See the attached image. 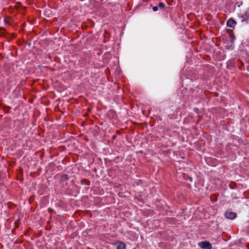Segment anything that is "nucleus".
I'll use <instances>...</instances> for the list:
<instances>
[{
  "instance_id": "6",
  "label": "nucleus",
  "mask_w": 249,
  "mask_h": 249,
  "mask_svg": "<svg viewBox=\"0 0 249 249\" xmlns=\"http://www.w3.org/2000/svg\"><path fill=\"white\" fill-rule=\"evenodd\" d=\"M158 10V6H154V7H153V10L154 12L157 11Z\"/></svg>"
},
{
  "instance_id": "7",
  "label": "nucleus",
  "mask_w": 249,
  "mask_h": 249,
  "mask_svg": "<svg viewBox=\"0 0 249 249\" xmlns=\"http://www.w3.org/2000/svg\"><path fill=\"white\" fill-rule=\"evenodd\" d=\"M29 203L31 204V198H29Z\"/></svg>"
},
{
  "instance_id": "8",
  "label": "nucleus",
  "mask_w": 249,
  "mask_h": 249,
  "mask_svg": "<svg viewBox=\"0 0 249 249\" xmlns=\"http://www.w3.org/2000/svg\"><path fill=\"white\" fill-rule=\"evenodd\" d=\"M247 247L248 248V249H249V244H248L247 245Z\"/></svg>"
},
{
  "instance_id": "4",
  "label": "nucleus",
  "mask_w": 249,
  "mask_h": 249,
  "mask_svg": "<svg viewBox=\"0 0 249 249\" xmlns=\"http://www.w3.org/2000/svg\"><path fill=\"white\" fill-rule=\"evenodd\" d=\"M115 246H116L117 249H125V245L122 242L116 243Z\"/></svg>"
},
{
  "instance_id": "3",
  "label": "nucleus",
  "mask_w": 249,
  "mask_h": 249,
  "mask_svg": "<svg viewBox=\"0 0 249 249\" xmlns=\"http://www.w3.org/2000/svg\"><path fill=\"white\" fill-rule=\"evenodd\" d=\"M236 23V21L232 19H230L227 22V26L232 28H234Z\"/></svg>"
},
{
  "instance_id": "1",
  "label": "nucleus",
  "mask_w": 249,
  "mask_h": 249,
  "mask_svg": "<svg viewBox=\"0 0 249 249\" xmlns=\"http://www.w3.org/2000/svg\"><path fill=\"white\" fill-rule=\"evenodd\" d=\"M198 246L202 249H211L212 245L208 242L203 241L198 244Z\"/></svg>"
},
{
  "instance_id": "5",
  "label": "nucleus",
  "mask_w": 249,
  "mask_h": 249,
  "mask_svg": "<svg viewBox=\"0 0 249 249\" xmlns=\"http://www.w3.org/2000/svg\"><path fill=\"white\" fill-rule=\"evenodd\" d=\"M158 7L162 9L164 7V4L162 2H160L158 4Z\"/></svg>"
},
{
  "instance_id": "2",
  "label": "nucleus",
  "mask_w": 249,
  "mask_h": 249,
  "mask_svg": "<svg viewBox=\"0 0 249 249\" xmlns=\"http://www.w3.org/2000/svg\"><path fill=\"white\" fill-rule=\"evenodd\" d=\"M225 217L229 219H233L236 216V214L235 213L227 211L225 213Z\"/></svg>"
}]
</instances>
